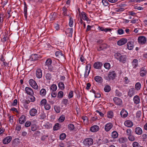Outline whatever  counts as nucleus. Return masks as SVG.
Instances as JSON below:
<instances>
[{
    "label": "nucleus",
    "instance_id": "20e7f679",
    "mask_svg": "<svg viewBox=\"0 0 147 147\" xmlns=\"http://www.w3.org/2000/svg\"><path fill=\"white\" fill-rule=\"evenodd\" d=\"M29 83L31 86L35 89L38 88V85L35 81L32 79H30L29 81Z\"/></svg>",
    "mask_w": 147,
    "mask_h": 147
},
{
    "label": "nucleus",
    "instance_id": "4c0bfd02",
    "mask_svg": "<svg viewBox=\"0 0 147 147\" xmlns=\"http://www.w3.org/2000/svg\"><path fill=\"white\" fill-rule=\"evenodd\" d=\"M40 94L43 96H45L46 93V90L44 89H42L40 92Z\"/></svg>",
    "mask_w": 147,
    "mask_h": 147
},
{
    "label": "nucleus",
    "instance_id": "72a5a7b5",
    "mask_svg": "<svg viewBox=\"0 0 147 147\" xmlns=\"http://www.w3.org/2000/svg\"><path fill=\"white\" fill-rule=\"evenodd\" d=\"M118 134L117 132L116 131H114L112 132V136L113 138H116L118 136Z\"/></svg>",
    "mask_w": 147,
    "mask_h": 147
},
{
    "label": "nucleus",
    "instance_id": "cd10ccee",
    "mask_svg": "<svg viewBox=\"0 0 147 147\" xmlns=\"http://www.w3.org/2000/svg\"><path fill=\"white\" fill-rule=\"evenodd\" d=\"M98 29L101 31H104L105 32H107V31H110L111 30L110 28H106L104 29L103 28L100 26L98 27Z\"/></svg>",
    "mask_w": 147,
    "mask_h": 147
},
{
    "label": "nucleus",
    "instance_id": "f3484780",
    "mask_svg": "<svg viewBox=\"0 0 147 147\" xmlns=\"http://www.w3.org/2000/svg\"><path fill=\"white\" fill-rule=\"evenodd\" d=\"M29 112L31 116H34L36 115L37 111L36 109L32 108L30 110Z\"/></svg>",
    "mask_w": 147,
    "mask_h": 147
},
{
    "label": "nucleus",
    "instance_id": "49530a36",
    "mask_svg": "<svg viewBox=\"0 0 147 147\" xmlns=\"http://www.w3.org/2000/svg\"><path fill=\"white\" fill-rule=\"evenodd\" d=\"M63 94V92L62 91H59L57 95V97L59 98H62Z\"/></svg>",
    "mask_w": 147,
    "mask_h": 147
},
{
    "label": "nucleus",
    "instance_id": "7c9ffc66",
    "mask_svg": "<svg viewBox=\"0 0 147 147\" xmlns=\"http://www.w3.org/2000/svg\"><path fill=\"white\" fill-rule=\"evenodd\" d=\"M141 88V84L140 82H137L135 85V88L137 90H139Z\"/></svg>",
    "mask_w": 147,
    "mask_h": 147
},
{
    "label": "nucleus",
    "instance_id": "1a4fd4ad",
    "mask_svg": "<svg viewBox=\"0 0 147 147\" xmlns=\"http://www.w3.org/2000/svg\"><path fill=\"white\" fill-rule=\"evenodd\" d=\"M102 63L100 62H95L94 64V67L96 69H100L102 66Z\"/></svg>",
    "mask_w": 147,
    "mask_h": 147
},
{
    "label": "nucleus",
    "instance_id": "0eeeda50",
    "mask_svg": "<svg viewBox=\"0 0 147 147\" xmlns=\"http://www.w3.org/2000/svg\"><path fill=\"white\" fill-rule=\"evenodd\" d=\"M36 75L38 78H40L42 76V73L41 70L40 69H38L36 71Z\"/></svg>",
    "mask_w": 147,
    "mask_h": 147
},
{
    "label": "nucleus",
    "instance_id": "6e6552de",
    "mask_svg": "<svg viewBox=\"0 0 147 147\" xmlns=\"http://www.w3.org/2000/svg\"><path fill=\"white\" fill-rule=\"evenodd\" d=\"M127 42V39L125 38H122L118 41L117 44L118 45L121 46L125 44Z\"/></svg>",
    "mask_w": 147,
    "mask_h": 147
},
{
    "label": "nucleus",
    "instance_id": "864d4df0",
    "mask_svg": "<svg viewBox=\"0 0 147 147\" xmlns=\"http://www.w3.org/2000/svg\"><path fill=\"white\" fill-rule=\"evenodd\" d=\"M47 100L45 99H43L41 101V104L42 105H45L46 104Z\"/></svg>",
    "mask_w": 147,
    "mask_h": 147
},
{
    "label": "nucleus",
    "instance_id": "a19ab883",
    "mask_svg": "<svg viewBox=\"0 0 147 147\" xmlns=\"http://www.w3.org/2000/svg\"><path fill=\"white\" fill-rule=\"evenodd\" d=\"M68 129L70 130H72L74 129V126L73 124H69L68 126Z\"/></svg>",
    "mask_w": 147,
    "mask_h": 147
},
{
    "label": "nucleus",
    "instance_id": "aec40b11",
    "mask_svg": "<svg viewBox=\"0 0 147 147\" xmlns=\"http://www.w3.org/2000/svg\"><path fill=\"white\" fill-rule=\"evenodd\" d=\"M124 125L127 127H131L133 126V123L131 121L127 120L125 121Z\"/></svg>",
    "mask_w": 147,
    "mask_h": 147
},
{
    "label": "nucleus",
    "instance_id": "13d9d810",
    "mask_svg": "<svg viewBox=\"0 0 147 147\" xmlns=\"http://www.w3.org/2000/svg\"><path fill=\"white\" fill-rule=\"evenodd\" d=\"M138 19L133 18L131 21V23L132 24L138 23Z\"/></svg>",
    "mask_w": 147,
    "mask_h": 147
},
{
    "label": "nucleus",
    "instance_id": "69168bd1",
    "mask_svg": "<svg viewBox=\"0 0 147 147\" xmlns=\"http://www.w3.org/2000/svg\"><path fill=\"white\" fill-rule=\"evenodd\" d=\"M40 119H45L46 117L44 113H41V114L40 115Z\"/></svg>",
    "mask_w": 147,
    "mask_h": 147
},
{
    "label": "nucleus",
    "instance_id": "6e6d98bb",
    "mask_svg": "<svg viewBox=\"0 0 147 147\" xmlns=\"http://www.w3.org/2000/svg\"><path fill=\"white\" fill-rule=\"evenodd\" d=\"M45 109L47 110H49L51 108V106L49 104H46L45 105Z\"/></svg>",
    "mask_w": 147,
    "mask_h": 147
},
{
    "label": "nucleus",
    "instance_id": "393cba45",
    "mask_svg": "<svg viewBox=\"0 0 147 147\" xmlns=\"http://www.w3.org/2000/svg\"><path fill=\"white\" fill-rule=\"evenodd\" d=\"M138 61L136 59H134L132 62V65L134 68H136L138 65Z\"/></svg>",
    "mask_w": 147,
    "mask_h": 147
},
{
    "label": "nucleus",
    "instance_id": "774afa93",
    "mask_svg": "<svg viewBox=\"0 0 147 147\" xmlns=\"http://www.w3.org/2000/svg\"><path fill=\"white\" fill-rule=\"evenodd\" d=\"M139 144L136 142H134L133 144V147H139Z\"/></svg>",
    "mask_w": 147,
    "mask_h": 147
},
{
    "label": "nucleus",
    "instance_id": "c756f323",
    "mask_svg": "<svg viewBox=\"0 0 147 147\" xmlns=\"http://www.w3.org/2000/svg\"><path fill=\"white\" fill-rule=\"evenodd\" d=\"M82 19L84 20L88 21V18L87 17L86 14L84 12H82L81 13Z\"/></svg>",
    "mask_w": 147,
    "mask_h": 147
},
{
    "label": "nucleus",
    "instance_id": "412c9836",
    "mask_svg": "<svg viewBox=\"0 0 147 147\" xmlns=\"http://www.w3.org/2000/svg\"><path fill=\"white\" fill-rule=\"evenodd\" d=\"M134 102L136 104H138L140 102V98L139 96L136 95L134 98Z\"/></svg>",
    "mask_w": 147,
    "mask_h": 147
},
{
    "label": "nucleus",
    "instance_id": "4d7b16f0",
    "mask_svg": "<svg viewBox=\"0 0 147 147\" xmlns=\"http://www.w3.org/2000/svg\"><path fill=\"white\" fill-rule=\"evenodd\" d=\"M132 131L131 129H127L126 131L127 134L128 136H129L131 135Z\"/></svg>",
    "mask_w": 147,
    "mask_h": 147
},
{
    "label": "nucleus",
    "instance_id": "c85d7f7f",
    "mask_svg": "<svg viewBox=\"0 0 147 147\" xmlns=\"http://www.w3.org/2000/svg\"><path fill=\"white\" fill-rule=\"evenodd\" d=\"M39 55L38 54H35L31 55L32 59L33 61L37 60L39 57Z\"/></svg>",
    "mask_w": 147,
    "mask_h": 147
},
{
    "label": "nucleus",
    "instance_id": "8fccbe9b",
    "mask_svg": "<svg viewBox=\"0 0 147 147\" xmlns=\"http://www.w3.org/2000/svg\"><path fill=\"white\" fill-rule=\"evenodd\" d=\"M65 116L64 115H61L59 119V121L60 122H63L65 119Z\"/></svg>",
    "mask_w": 147,
    "mask_h": 147
},
{
    "label": "nucleus",
    "instance_id": "0e129e2a",
    "mask_svg": "<svg viewBox=\"0 0 147 147\" xmlns=\"http://www.w3.org/2000/svg\"><path fill=\"white\" fill-rule=\"evenodd\" d=\"M24 16L26 18H27V7L26 6H25L24 7Z\"/></svg>",
    "mask_w": 147,
    "mask_h": 147
},
{
    "label": "nucleus",
    "instance_id": "dca6fc26",
    "mask_svg": "<svg viewBox=\"0 0 147 147\" xmlns=\"http://www.w3.org/2000/svg\"><path fill=\"white\" fill-rule=\"evenodd\" d=\"M112 126L113 125L111 123H108L105 125V129L106 131H109L111 129Z\"/></svg>",
    "mask_w": 147,
    "mask_h": 147
},
{
    "label": "nucleus",
    "instance_id": "bf43d9fd",
    "mask_svg": "<svg viewBox=\"0 0 147 147\" xmlns=\"http://www.w3.org/2000/svg\"><path fill=\"white\" fill-rule=\"evenodd\" d=\"M129 136L128 139L129 140L133 141L135 140V138L134 136L131 135Z\"/></svg>",
    "mask_w": 147,
    "mask_h": 147
},
{
    "label": "nucleus",
    "instance_id": "c9c22d12",
    "mask_svg": "<svg viewBox=\"0 0 147 147\" xmlns=\"http://www.w3.org/2000/svg\"><path fill=\"white\" fill-rule=\"evenodd\" d=\"M74 23L73 19L71 18V17L69 16V26L70 27H72L73 26V23Z\"/></svg>",
    "mask_w": 147,
    "mask_h": 147
},
{
    "label": "nucleus",
    "instance_id": "f03ea898",
    "mask_svg": "<svg viewBox=\"0 0 147 147\" xmlns=\"http://www.w3.org/2000/svg\"><path fill=\"white\" fill-rule=\"evenodd\" d=\"M55 55L61 61L64 60L65 59L64 55L60 50L57 51L55 52Z\"/></svg>",
    "mask_w": 147,
    "mask_h": 147
},
{
    "label": "nucleus",
    "instance_id": "7ed1b4c3",
    "mask_svg": "<svg viewBox=\"0 0 147 147\" xmlns=\"http://www.w3.org/2000/svg\"><path fill=\"white\" fill-rule=\"evenodd\" d=\"M83 142L85 145L86 146H89L93 144V140L91 138H87L84 140Z\"/></svg>",
    "mask_w": 147,
    "mask_h": 147
},
{
    "label": "nucleus",
    "instance_id": "423d86ee",
    "mask_svg": "<svg viewBox=\"0 0 147 147\" xmlns=\"http://www.w3.org/2000/svg\"><path fill=\"white\" fill-rule=\"evenodd\" d=\"M25 90L28 94L30 95H33V91L31 88L27 87L25 88Z\"/></svg>",
    "mask_w": 147,
    "mask_h": 147
},
{
    "label": "nucleus",
    "instance_id": "f257e3e1",
    "mask_svg": "<svg viewBox=\"0 0 147 147\" xmlns=\"http://www.w3.org/2000/svg\"><path fill=\"white\" fill-rule=\"evenodd\" d=\"M108 78L107 80L109 81L113 80H114L116 76V74L114 71L109 72L108 74Z\"/></svg>",
    "mask_w": 147,
    "mask_h": 147
},
{
    "label": "nucleus",
    "instance_id": "603ef678",
    "mask_svg": "<svg viewBox=\"0 0 147 147\" xmlns=\"http://www.w3.org/2000/svg\"><path fill=\"white\" fill-rule=\"evenodd\" d=\"M66 137V135L65 134H61L60 136V139L61 140H64Z\"/></svg>",
    "mask_w": 147,
    "mask_h": 147
},
{
    "label": "nucleus",
    "instance_id": "338daca9",
    "mask_svg": "<svg viewBox=\"0 0 147 147\" xmlns=\"http://www.w3.org/2000/svg\"><path fill=\"white\" fill-rule=\"evenodd\" d=\"M73 91H71L68 95V98H72L73 96Z\"/></svg>",
    "mask_w": 147,
    "mask_h": 147
},
{
    "label": "nucleus",
    "instance_id": "e2e57ef3",
    "mask_svg": "<svg viewBox=\"0 0 147 147\" xmlns=\"http://www.w3.org/2000/svg\"><path fill=\"white\" fill-rule=\"evenodd\" d=\"M30 101L31 102H34L35 101V98L32 95H31L29 98Z\"/></svg>",
    "mask_w": 147,
    "mask_h": 147
},
{
    "label": "nucleus",
    "instance_id": "473e14b6",
    "mask_svg": "<svg viewBox=\"0 0 147 147\" xmlns=\"http://www.w3.org/2000/svg\"><path fill=\"white\" fill-rule=\"evenodd\" d=\"M58 86L59 88L61 90H63L65 88V86L63 83L62 82H60L58 84Z\"/></svg>",
    "mask_w": 147,
    "mask_h": 147
},
{
    "label": "nucleus",
    "instance_id": "e433bc0d",
    "mask_svg": "<svg viewBox=\"0 0 147 147\" xmlns=\"http://www.w3.org/2000/svg\"><path fill=\"white\" fill-rule=\"evenodd\" d=\"M60 126V125L58 123H56L53 127V130H57L59 128Z\"/></svg>",
    "mask_w": 147,
    "mask_h": 147
},
{
    "label": "nucleus",
    "instance_id": "a18cd8bd",
    "mask_svg": "<svg viewBox=\"0 0 147 147\" xmlns=\"http://www.w3.org/2000/svg\"><path fill=\"white\" fill-rule=\"evenodd\" d=\"M62 10L63 11V14L64 16L67 15V8L65 7H63Z\"/></svg>",
    "mask_w": 147,
    "mask_h": 147
},
{
    "label": "nucleus",
    "instance_id": "4468645a",
    "mask_svg": "<svg viewBox=\"0 0 147 147\" xmlns=\"http://www.w3.org/2000/svg\"><path fill=\"white\" fill-rule=\"evenodd\" d=\"M135 132L138 135H141L142 133V129L139 127H137L135 129Z\"/></svg>",
    "mask_w": 147,
    "mask_h": 147
},
{
    "label": "nucleus",
    "instance_id": "39448f33",
    "mask_svg": "<svg viewBox=\"0 0 147 147\" xmlns=\"http://www.w3.org/2000/svg\"><path fill=\"white\" fill-rule=\"evenodd\" d=\"M138 40L139 43L141 44H144L146 41V38L143 36H139L138 39Z\"/></svg>",
    "mask_w": 147,
    "mask_h": 147
},
{
    "label": "nucleus",
    "instance_id": "79ce46f5",
    "mask_svg": "<svg viewBox=\"0 0 147 147\" xmlns=\"http://www.w3.org/2000/svg\"><path fill=\"white\" fill-rule=\"evenodd\" d=\"M52 63V61L51 59H48L45 62L46 65L47 66L51 65Z\"/></svg>",
    "mask_w": 147,
    "mask_h": 147
},
{
    "label": "nucleus",
    "instance_id": "a211bd4d",
    "mask_svg": "<svg viewBox=\"0 0 147 147\" xmlns=\"http://www.w3.org/2000/svg\"><path fill=\"white\" fill-rule=\"evenodd\" d=\"M147 70L144 67H142L141 69L140 72V75L142 77L144 76L146 74Z\"/></svg>",
    "mask_w": 147,
    "mask_h": 147
},
{
    "label": "nucleus",
    "instance_id": "bb28decb",
    "mask_svg": "<svg viewBox=\"0 0 147 147\" xmlns=\"http://www.w3.org/2000/svg\"><path fill=\"white\" fill-rule=\"evenodd\" d=\"M127 138L125 137H122L119 139L118 141L119 143H124L127 142Z\"/></svg>",
    "mask_w": 147,
    "mask_h": 147
},
{
    "label": "nucleus",
    "instance_id": "09e8293b",
    "mask_svg": "<svg viewBox=\"0 0 147 147\" xmlns=\"http://www.w3.org/2000/svg\"><path fill=\"white\" fill-rule=\"evenodd\" d=\"M121 54L119 53H117L115 54L114 56L115 58L119 60Z\"/></svg>",
    "mask_w": 147,
    "mask_h": 147
},
{
    "label": "nucleus",
    "instance_id": "680f3d73",
    "mask_svg": "<svg viewBox=\"0 0 147 147\" xmlns=\"http://www.w3.org/2000/svg\"><path fill=\"white\" fill-rule=\"evenodd\" d=\"M117 32L120 35L124 33V31L122 29H119L117 30Z\"/></svg>",
    "mask_w": 147,
    "mask_h": 147
},
{
    "label": "nucleus",
    "instance_id": "4be33fe9",
    "mask_svg": "<svg viewBox=\"0 0 147 147\" xmlns=\"http://www.w3.org/2000/svg\"><path fill=\"white\" fill-rule=\"evenodd\" d=\"M88 66H86V67L85 72L84 73V76L85 78H86L88 76L90 73V66L89 69H88Z\"/></svg>",
    "mask_w": 147,
    "mask_h": 147
},
{
    "label": "nucleus",
    "instance_id": "ddd939ff",
    "mask_svg": "<svg viewBox=\"0 0 147 147\" xmlns=\"http://www.w3.org/2000/svg\"><path fill=\"white\" fill-rule=\"evenodd\" d=\"M26 118L24 115L21 116L19 118V121L20 123L22 124L24 123L26 121Z\"/></svg>",
    "mask_w": 147,
    "mask_h": 147
},
{
    "label": "nucleus",
    "instance_id": "2f4dec72",
    "mask_svg": "<svg viewBox=\"0 0 147 147\" xmlns=\"http://www.w3.org/2000/svg\"><path fill=\"white\" fill-rule=\"evenodd\" d=\"M127 49L129 50H132L133 47V45L130 42H128L127 44Z\"/></svg>",
    "mask_w": 147,
    "mask_h": 147
},
{
    "label": "nucleus",
    "instance_id": "58836bf2",
    "mask_svg": "<svg viewBox=\"0 0 147 147\" xmlns=\"http://www.w3.org/2000/svg\"><path fill=\"white\" fill-rule=\"evenodd\" d=\"M50 89L53 91H56L57 89V86L55 84H53L51 87Z\"/></svg>",
    "mask_w": 147,
    "mask_h": 147
},
{
    "label": "nucleus",
    "instance_id": "f704fd0d",
    "mask_svg": "<svg viewBox=\"0 0 147 147\" xmlns=\"http://www.w3.org/2000/svg\"><path fill=\"white\" fill-rule=\"evenodd\" d=\"M104 90L106 92H109L111 90V88L109 85H107L105 86Z\"/></svg>",
    "mask_w": 147,
    "mask_h": 147
},
{
    "label": "nucleus",
    "instance_id": "37998d69",
    "mask_svg": "<svg viewBox=\"0 0 147 147\" xmlns=\"http://www.w3.org/2000/svg\"><path fill=\"white\" fill-rule=\"evenodd\" d=\"M54 109L55 111L57 113H59L60 111V107H59L57 106H55L54 107Z\"/></svg>",
    "mask_w": 147,
    "mask_h": 147
},
{
    "label": "nucleus",
    "instance_id": "f8f14e48",
    "mask_svg": "<svg viewBox=\"0 0 147 147\" xmlns=\"http://www.w3.org/2000/svg\"><path fill=\"white\" fill-rule=\"evenodd\" d=\"M99 127L97 125H94L92 126L90 128V131L92 132H96L99 129Z\"/></svg>",
    "mask_w": 147,
    "mask_h": 147
},
{
    "label": "nucleus",
    "instance_id": "9d476101",
    "mask_svg": "<svg viewBox=\"0 0 147 147\" xmlns=\"http://www.w3.org/2000/svg\"><path fill=\"white\" fill-rule=\"evenodd\" d=\"M12 139L11 137L10 136L7 137L3 140V143L4 144H6L9 143L11 141Z\"/></svg>",
    "mask_w": 147,
    "mask_h": 147
},
{
    "label": "nucleus",
    "instance_id": "c03bdc74",
    "mask_svg": "<svg viewBox=\"0 0 147 147\" xmlns=\"http://www.w3.org/2000/svg\"><path fill=\"white\" fill-rule=\"evenodd\" d=\"M104 67L106 69H109L110 68V65L109 63H106L104 64Z\"/></svg>",
    "mask_w": 147,
    "mask_h": 147
},
{
    "label": "nucleus",
    "instance_id": "052dcab7",
    "mask_svg": "<svg viewBox=\"0 0 147 147\" xmlns=\"http://www.w3.org/2000/svg\"><path fill=\"white\" fill-rule=\"evenodd\" d=\"M31 130L32 131H34L36 130V127L35 125H32L31 126Z\"/></svg>",
    "mask_w": 147,
    "mask_h": 147
},
{
    "label": "nucleus",
    "instance_id": "6ab92c4d",
    "mask_svg": "<svg viewBox=\"0 0 147 147\" xmlns=\"http://www.w3.org/2000/svg\"><path fill=\"white\" fill-rule=\"evenodd\" d=\"M126 59L127 57L126 55H121L118 60L119 61L122 62V63H124L126 62Z\"/></svg>",
    "mask_w": 147,
    "mask_h": 147
},
{
    "label": "nucleus",
    "instance_id": "5701e85b",
    "mask_svg": "<svg viewBox=\"0 0 147 147\" xmlns=\"http://www.w3.org/2000/svg\"><path fill=\"white\" fill-rule=\"evenodd\" d=\"M94 80L97 82L101 83L102 82V78L99 76H96L94 77Z\"/></svg>",
    "mask_w": 147,
    "mask_h": 147
},
{
    "label": "nucleus",
    "instance_id": "3c124183",
    "mask_svg": "<svg viewBox=\"0 0 147 147\" xmlns=\"http://www.w3.org/2000/svg\"><path fill=\"white\" fill-rule=\"evenodd\" d=\"M102 3H103V5L104 6H107L108 5L109 3L106 0H103L102 1Z\"/></svg>",
    "mask_w": 147,
    "mask_h": 147
},
{
    "label": "nucleus",
    "instance_id": "ea45409f",
    "mask_svg": "<svg viewBox=\"0 0 147 147\" xmlns=\"http://www.w3.org/2000/svg\"><path fill=\"white\" fill-rule=\"evenodd\" d=\"M107 117L109 118H112L113 117V113L111 111H109L108 112L107 114Z\"/></svg>",
    "mask_w": 147,
    "mask_h": 147
},
{
    "label": "nucleus",
    "instance_id": "9b49d317",
    "mask_svg": "<svg viewBox=\"0 0 147 147\" xmlns=\"http://www.w3.org/2000/svg\"><path fill=\"white\" fill-rule=\"evenodd\" d=\"M135 89L134 88L130 89L128 92V95L130 97L134 95L135 93Z\"/></svg>",
    "mask_w": 147,
    "mask_h": 147
},
{
    "label": "nucleus",
    "instance_id": "a878e982",
    "mask_svg": "<svg viewBox=\"0 0 147 147\" xmlns=\"http://www.w3.org/2000/svg\"><path fill=\"white\" fill-rule=\"evenodd\" d=\"M107 45L105 44H102L97 49V50L98 51H100L101 50H103L105 49H106L107 47Z\"/></svg>",
    "mask_w": 147,
    "mask_h": 147
},
{
    "label": "nucleus",
    "instance_id": "b1692460",
    "mask_svg": "<svg viewBox=\"0 0 147 147\" xmlns=\"http://www.w3.org/2000/svg\"><path fill=\"white\" fill-rule=\"evenodd\" d=\"M127 112L124 109L122 110L120 113V115L122 117H126L127 116Z\"/></svg>",
    "mask_w": 147,
    "mask_h": 147
},
{
    "label": "nucleus",
    "instance_id": "5fc2aeb1",
    "mask_svg": "<svg viewBox=\"0 0 147 147\" xmlns=\"http://www.w3.org/2000/svg\"><path fill=\"white\" fill-rule=\"evenodd\" d=\"M62 102L65 105H66L68 103V100L66 99H63Z\"/></svg>",
    "mask_w": 147,
    "mask_h": 147
},
{
    "label": "nucleus",
    "instance_id": "2eb2a0df",
    "mask_svg": "<svg viewBox=\"0 0 147 147\" xmlns=\"http://www.w3.org/2000/svg\"><path fill=\"white\" fill-rule=\"evenodd\" d=\"M113 100L115 103L117 105H120L121 104L122 100L118 98L115 97L113 98Z\"/></svg>",
    "mask_w": 147,
    "mask_h": 147
},
{
    "label": "nucleus",
    "instance_id": "de8ad7c7",
    "mask_svg": "<svg viewBox=\"0 0 147 147\" xmlns=\"http://www.w3.org/2000/svg\"><path fill=\"white\" fill-rule=\"evenodd\" d=\"M45 77L47 79L50 80L52 78V76L51 74L48 73L46 74Z\"/></svg>",
    "mask_w": 147,
    "mask_h": 147
}]
</instances>
